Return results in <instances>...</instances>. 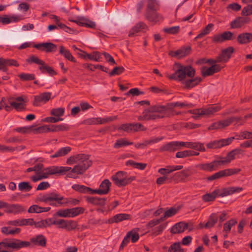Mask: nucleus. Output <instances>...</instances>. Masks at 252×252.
I'll use <instances>...</instances> for the list:
<instances>
[{
    "label": "nucleus",
    "mask_w": 252,
    "mask_h": 252,
    "mask_svg": "<svg viewBox=\"0 0 252 252\" xmlns=\"http://www.w3.org/2000/svg\"><path fill=\"white\" fill-rule=\"evenodd\" d=\"M192 106L191 103L180 102L169 103L166 105H155L145 109L141 115L137 117V119L138 121H149L170 117L174 115V107H191Z\"/></svg>",
    "instance_id": "obj_1"
},
{
    "label": "nucleus",
    "mask_w": 252,
    "mask_h": 252,
    "mask_svg": "<svg viewBox=\"0 0 252 252\" xmlns=\"http://www.w3.org/2000/svg\"><path fill=\"white\" fill-rule=\"evenodd\" d=\"M90 156L85 154H79L70 156L66 159V164H76L73 168L68 166H59V174L65 173L69 171L76 175L83 174L92 165L90 159Z\"/></svg>",
    "instance_id": "obj_2"
},
{
    "label": "nucleus",
    "mask_w": 252,
    "mask_h": 252,
    "mask_svg": "<svg viewBox=\"0 0 252 252\" xmlns=\"http://www.w3.org/2000/svg\"><path fill=\"white\" fill-rule=\"evenodd\" d=\"M39 200L46 203H49L54 207H61L70 204L72 205H76L79 204L80 200L70 198L65 199L63 196L56 192H50L44 194L39 198Z\"/></svg>",
    "instance_id": "obj_3"
},
{
    "label": "nucleus",
    "mask_w": 252,
    "mask_h": 252,
    "mask_svg": "<svg viewBox=\"0 0 252 252\" xmlns=\"http://www.w3.org/2000/svg\"><path fill=\"white\" fill-rule=\"evenodd\" d=\"M177 67L178 68L174 73L168 76L169 79L181 81L186 76L192 77L194 76L195 70L191 66H183L179 64Z\"/></svg>",
    "instance_id": "obj_4"
},
{
    "label": "nucleus",
    "mask_w": 252,
    "mask_h": 252,
    "mask_svg": "<svg viewBox=\"0 0 252 252\" xmlns=\"http://www.w3.org/2000/svg\"><path fill=\"white\" fill-rule=\"evenodd\" d=\"M26 62L30 64L34 63L39 65L38 68L42 73H47L50 76L57 74L56 71H55L52 67L48 65L43 61L40 60L34 55L30 56L26 59Z\"/></svg>",
    "instance_id": "obj_5"
},
{
    "label": "nucleus",
    "mask_w": 252,
    "mask_h": 252,
    "mask_svg": "<svg viewBox=\"0 0 252 252\" xmlns=\"http://www.w3.org/2000/svg\"><path fill=\"white\" fill-rule=\"evenodd\" d=\"M111 179L117 186L122 187L130 184L135 177L128 176L126 172L119 171L111 177Z\"/></svg>",
    "instance_id": "obj_6"
},
{
    "label": "nucleus",
    "mask_w": 252,
    "mask_h": 252,
    "mask_svg": "<svg viewBox=\"0 0 252 252\" xmlns=\"http://www.w3.org/2000/svg\"><path fill=\"white\" fill-rule=\"evenodd\" d=\"M220 109L221 108L219 106L212 105L207 108L189 110L188 112L193 114L194 115L193 118L197 119L203 116H210L212 115L215 113L220 111Z\"/></svg>",
    "instance_id": "obj_7"
},
{
    "label": "nucleus",
    "mask_w": 252,
    "mask_h": 252,
    "mask_svg": "<svg viewBox=\"0 0 252 252\" xmlns=\"http://www.w3.org/2000/svg\"><path fill=\"white\" fill-rule=\"evenodd\" d=\"M235 36L230 31H225L219 34H216L212 37V41L215 43H220L226 40H232Z\"/></svg>",
    "instance_id": "obj_8"
},
{
    "label": "nucleus",
    "mask_w": 252,
    "mask_h": 252,
    "mask_svg": "<svg viewBox=\"0 0 252 252\" xmlns=\"http://www.w3.org/2000/svg\"><path fill=\"white\" fill-rule=\"evenodd\" d=\"M33 47L46 53L55 52L57 49V46L51 42L40 43L34 44Z\"/></svg>",
    "instance_id": "obj_9"
},
{
    "label": "nucleus",
    "mask_w": 252,
    "mask_h": 252,
    "mask_svg": "<svg viewBox=\"0 0 252 252\" xmlns=\"http://www.w3.org/2000/svg\"><path fill=\"white\" fill-rule=\"evenodd\" d=\"M68 20L76 23L78 25L85 27L89 28H94L95 24L94 22L90 21V20L84 18L83 17H78L76 19H73L72 17L70 18Z\"/></svg>",
    "instance_id": "obj_10"
},
{
    "label": "nucleus",
    "mask_w": 252,
    "mask_h": 252,
    "mask_svg": "<svg viewBox=\"0 0 252 252\" xmlns=\"http://www.w3.org/2000/svg\"><path fill=\"white\" fill-rule=\"evenodd\" d=\"M234 49L232 47H229L221 50V53L218 56V61L220 63L227 62L234 52Z\"/></svg>",
    "instance_id": "obj_11"
},
{
    "label": "nucleus",
    "mask_w": 252,
    "mask_h": 252,
    "mask_svg": "<svg viewBox=\"0 0 252 252\" xmlns=\"http://www.w3.org/2000/svg\"><path fill=\"white\" fill-rule=\"evenodd\" d=\"M243 190V188L240 187H230L224 188L222 189H219V196L224 197L234 193H239Z\"/></svg>",
    "instance_id": "obj_12"
},
{
    "label": "nucleus",
    "mask_w": 252,
    "mask_h": 252,
    "mask_svg": "<svg viewBox=\"0 0 252 252\" xmlns=\"http://www.w3.org/2000/svg\"><path fill=\"white\" fill-rule=\"evenodd\" d=\"M111 182L108 179L104 180L100 184L99 189H94V192L99 195H105L107 194L110 190Z\"/></svg>",
    "instance_id": "obj_13"
},
{
    "label": "nucleus",
    "mask_w": 252,
    "mask_h": 252,
    "mask_svg": "<svg viewBox=\"0 0 252 252\" xmlns=\"http://www.w3.org/2000/svg\"><path fill=\"white\" fill-rule=\"evenodd\" d=\"M230 140L229 139H221L218 140H214L208 143L206 146L208 149L220 148L229 145Z\"/></svg>",
    "instance_id": "obj_14"
},
{
    "label": "nucleus",
    "mask_w": 252,
    "mask_h": 252,
    "mask_svg": "<svg viewBox=\"0 0 252 252\" xmlns=\"http://www.w3.org/2000/svg\"><path fill=\"white\" fill-rule=\"evenodd\" d=\"M51 93L45 92L34 96L33 105L38 106L40 103H46L51 98Z\"/></svg>",
    "instance_id": "obj_15"
},
{
    "label": "nucleus",
    "mask_w": 252,
    "mask_h": 252,
    "mask_svg": "<svg viewBox=\"0 0 252 252\" xmlns=\"http://www.w3.org/2000/svg\"><path fill=\"white\" fill-rule=\"evenodd\" d=\"M250 19L249 17H237L230 23L231 29H238L249 23Z\"/></svg>",
    "instance_id": "obj_16"
},
{
    "label": "nucleus",
    "mask_w": 252,
    "mask_h": 252,
    "mask_svg": "<svg viewBox=\"0 0 252 252\" xmlns=\"http://www.w3.org/2000/svg\"><path fill=\"white\" fill-rule=\"evenodd\" d=\"M221 68L220 64H214L209 67H203L201 69V74L204 77L210 76L220 71Z\"/></svg>",
    "instance_id": "obj_17"
},
{
    "label": "nucleus",
    "mask_w": 252,
    "mask_h": 252,
    "mask_svg": "<svg viewBox=\"0 0 252 252\" xmlns=\"http://www.w3.org/2000/svg\"><path fill=\"white\" fill-rule=\"evenodd\" d=\"M159 5L157 0H147V6L146 12L147 14H154L158 10Z\"/></svg>",
    "instance_id": "obj_18"
},
{
    "label": "nucleus",
    "mask_w": 252,
    "mask_h": 252,
    "mask_svg": "<svg viewBox=\"0 0 252 252\" xmlns=\"http://www.w3.org/2000/svg\"><path fill=\"white\" fill-rule=\"evenodd\" d=\"M5 211L7 213H12L18 214L25 211L24 207L19 204H9L6 203V205L4 206Z\"/></svg>",
    "instance_id": "obj_19"
},
{
    "label": "nucleus",
    "mask_w": 252,
    "mask_h": 252,
    "mask_svg": "<svg viewBox=\"0 0 252 252\" xmlns=\"http://www.w3.org/2000/svg\"><path fill=\"white\" fill-rule=\"evenodd\" d=\"M183 168V166L182 165H168L164 168L159 169L158 172L162 175L168 176L172 172L182 169Z\"/></svg>",
    "instance_id": "obj_20"
},
{
    "label": "nucleus",
    "mask_w": 252,
    "mask_h": 252,
    "mask_svg": "<svg viewBox=\"0 0 252 252\" xmlns=\"http://www.w3.org/2000/svg\"><path fill=\"white\" fill-rule=\"evenodd\" d=\"M1 232L5 235H15L21 232V229L17 227H12L10 225L2 227Z\"/></svg>",
    "instance_id": "obj_21"
},
{
    "label": "nucleus",
    "mask_w": 252,
    "mask_h": 252,
    "mask_svg": "<svg viewBox=\"0 0 252 252\" xmlns=\"http://www.w3.org/2000/svg\"><path fill=\"white\" fill-rule=\"evenodd\" d=\"M30 241L34 245L40 247H45L47 242L46 238L42 234H39L32 237Z\"/></svg>",
    "instance_id": "obj_22"
},
{
    "label": "nucleus",
    "mask_w": 252,
    "mask_h": 252,
    "mask_svg": "<svg viewBox=\"0 0 252 252\" xmlns=\"http://www.w3.org/2000/svg\"><path fill=\"white\" fill-rule=\"evenodd\" d=\"M188 227V224L184 222L176 223L171 228L170 232L172 234H177L183 232Z\"/></svg>",
    "instance_id": "obj_23"
},
{
    "label": "nucleus",
    "mask_w": 252,
    "mask_h": 252,
    "mask_svg": "<svg viewBox=\"0 0 252 252\" xmlns=\"http://www.w3.org/2000/svg\"><path fill=\"white\" fill-rule=\"evenodd\" d=\"M71 151L70 147L66 146L58 149L53 154L50 156L51 158H58L65 156Z\"/></svg>",
    "instance_id": "obj_24"
},
{
    "label": "nucleus",
    "mask_w": 252,
    "mask_h": 252,
    "mask_svg": "<svg viewBox=\"0 0 252 252\" xmlns=\"http://www.w3.org/2000/svg\"><path fill=\"white\" fill-rule=\"evenodd\" d=\"M191 50L189 46L182 47L181 49L170 53L172 57H176L178 58H182L189 54Z\"/></svg>",
    "instance_id": "obj_25"
},
{
    "label": "nucleus",
    "mask_w": 252,
    "mask_h": 252,
    "mask_svg": "<svg viewBox=\"0 0 252 252\" xmlns=\"http://www.w3.org/2000/svg\"><path fill=\"white\" fill-rule=\"evenodd\" d=\"M237 40L240 44H246L252 40V33L244 32L238 35Z\"/></svg>",
    "instance_id": "obj_26"
},
{
    "label": "nucleus",
    "mask_w": 252,
    "mask_h": 252,
    "mask_svg": "<svg viewBox=\"0 0 252 252\" xmlns=\"http://www.w3.org/2000/svg\"><path fill=\"white\" fill-rule=\"evenodd\" d=\"M189 176L188 170H183L175 173L173 176V180L176 183L183 181Z\"/></svg>",
    "instance_id": "obj_27"
},
{
    "label": "nucleus",
    "mask_w": 252,
    "mask_h": 252,
    "mask_svg": "<svg viewBox=\"0 0 252 252\" xmlns=\"http://www.w3.org/2000/svg\"><path fill=\"white\" fill-rule=\"evenodd\" d=\"M130 216L127 214H119L115 215L108 220L109 223H118L124 220H127L130 219Z\"/></svg>",
    "instance_id": "obj_28"
},
{
    "label": "nucleus",
    "mask_w": 252,
    "mask_h": 252,
    "mask_svg": "<svg viewBox=\"0 0 252 252\" xmlns=\"http://www.w3.org/2000/svg\"><path fill=\"white\" fill-rule=\"evenodd\" d=\"M241 169L239 168H228L219 171L220 178L230 176L238 174Z\"/></svg>",
    "instance_id": "obj_29"
},
{
    "label": "nucleus",
    "mask_w": 252,
    "mask_h": 252,
    "mask_svg": "<svg viewBox=\"0 0 252 252\" xmlns=\"http://www.w3.org/2000/svg\"><path fill=\"white\" fill-rule=\"evenodd\" d=\"M72 188L75 191H77L82 193L94 194V189L89 187H87L84 185L78 184H74L72 186Z\"/></svg>",
    "instance_id": "obj_30"
},
{
    "label": "nucleus",
    "mask_w": 252,
    "mask_h": 252,
    "mask_svg": "<svg viewBox=\"0 0 252 252\" xmlns=\"http://www.w3.org/2000/svg\"><path fill=\"white\" fill-rule=\"evenodd\" d=\"M176 141L169 142L166 144L163 145L159 149V152H163L165 151L174 152L178 150Z\"/></svg>",
    "instance_id": "obj_31"
},
{
    "label": "nucleus",
    "mask_w": 252,
    "mask_h": 252,
    "mask_svg": "<svg viewBox=\"0 0 252 252\" xmlns=\"http://www.w3.org/2000/svg\"><path fill=\"white\" fill-rule=\"evenodd\" d=\"M196 167L200 170L208 172H211L216 170L214 161L210 163L198 164L196 165Z\"/></svg>",
    "instance_id": "obj_32"
},
{
    "label": "nucleus",
    "mask_w": 252,
    "mask_h": 252,
    "mask_svg": "<svg viewBox=\"0 0 252 252\" xmlns=\"http://www.w3.org/2000/svg\"><path fill=\"white\" fill-rule=\"evenodd\" d=\"M147 28L146 25L143 22H139L135 25L130 30L128 34V36L132 37L136 33L138 32L141 30L145 29Z\"/></svg>",
    "instance_id": "obj_33"
},
{
    "label": "nucleus",
    "mask_w": 252,
    "mask_h": 252,
    "mask_svg": "<svg viewBox=\"0 0 252 252\" xmlns=\"http://www.w3.org/2000/svg\"><path fill=\"white\" fill-rule=\"evenodd\" d=\"M51 208L41 207L37 205H32L28 209V212L30 213H40L42 212H47L50 210Z\"/></svg>",
    "instance_id": "obj_34"
},
{
    "label": "nucleus",
    "mask_w": 252,
    "mask_h": 252,
    "mask_svg": "<svg viewBox=\"0 0 252 252\" xmlns=\"http://www.w3.org/2000/svg\"><path fill=\"white\" fill-rule=\"evenodd\" d=\"M59 53L68 61L73 63L76 62L74 58L72 56L70 51L65 49L63 46H60L59 47Z\"/></svg>",
    "instance_id": "obj_35"
},
{
    "label": "nucleus",
    "mask_w": 252,
    "mask_h": 252,
    "mask_svg": "<svg viewBox=\"0 0 252 252\" xmlns=\"http://www.w3.org/2000/svg\"><path fill=\"white\" fill-rule=\"evenodd\" d=\"M219 189H215L210 193H206L202 196V199L204 202L214 201L217 196H219Z\"/></svg>",
    "instance_id": "obj_36"
},
{
    "label": "nucleus",
    "mask_w": 252,
    "mask_h": 252,
    "mask_svg": "<svg viewBox=\"0 0 252 252\" xmlns=\"http://www.w3.org/2000/svg\"><path fill=\"white\" fill-rule=\"evenodd\" d=\"M201 80L202 79L200 77H195L186 80L183 83L186 88L190 89L198 84Z\"/></svg>",
    "instance_id": "obj_37"
},
{
    "label": "nucleus",
    "mask_w": 252,
    "mask_h": 252,
    "mask_svg": "<svg viewBox=\"0 0 252 252\" xmlns=\"http://www.w3.org/2000/svg\"><path fill=\"white\" fill-rule=\"evenodd\" d=\"M218 217L215 213L212 214L209 217L207 222L204 225L205 228H210L213 227L217 223Z\"/></svg>",
    "instance_id": "obj_38"
},
{
    "label": "nucleus",
    "mask_w": 252,
    "mask_h": 252,
    "mask_svg": "<svg viewBox=\"0 0 252 252\" xmlns=\"http://www.w3.org/2000/svg\"><path fill=\"white\" fill-rule=\"evenodd\" d=\"M59 18L60 17H53V22H55L58 25L59 28L68 33H71V32H73V30L72 29L67 27L64 24L61 23L60 21V19Z\"/></svg>",
    "instance_id": "obj_39"
},
{
    "label": "nucleus",
    "mask_w": 252,
    "mask_h": 252,
    "mask_svg": "<svg viewBox=\"0 0 252 252\" xmlns=\"http://www.w3.org/2000/svg\"><path fill=\"white\" fill-rule=\"evenodd\" d=\"M43 172L44 175L48 178L49 175L59 174V166H52L46 168H43Z\"/></svg>",
    "instance_id": "obj_40"
},
{
    "label": "nucleus",
    "mask_w": 252,
    "mask_h": 252,
    "mask_svg": "<svg viewBox=\"0 0 252 252\" xmlns=\"http://www.w3.org/2000/svg\"><path fill=\"white\" fill-rule=\"evenodd\" d=\"M133 144V142L128 141L126 138H120L117 140L114 144V148L119 149Z\"/></svg>",
    "instance_id": "obj_41"
},
{
    "label": "nucleus",
    "mask_w": 252,
    "mask_h": 252,
    "mask_svg": "<svg viewBox=\"0 0 252 252\" xmlns=\"http://www.w3.org/2000/svg\"><path fill=\"white\" fill-rule=\"evenodd\" d=\"M126 165L127 166H131L140 170H144L147 166L146 163L136 162L132 160H129L126 161Z\"/></svg>",
    "instance_id": "obj_42"
},
{
    "label": "nucleus",
    "mask_w": 252,
    "mask_h": 252,
    "mask_svg": "<svg viewBox=\"0 0 252 252\" xmlns=\"http://www.w3.org/2000/svg\"><path fill=\"white\" fill-rule=\"evenodd\" d=\"M167 226V223H163L159 225L158 226L153 228L151 229L150 232L152 233V235L156 236L160 234L165 229Z\"/></svg>",
    "instance_id": "obj_43"
},
{
    "label": "nucleus",
    "mask_w": 252,
    "mask_h": 252,
    "mask_svg": "<svg viewBox=\"0 0 252 252\" xmlns=\"http://www.w3.org/2000/svg\"><path fill=\"white\" fill-rule=\"evenodd\" d=\"M50 132H58L60 131H65L68 129V126L65 124L53 125L49 126Z\"/></svg>",
    "instance_id": "obj_44"
},
{
    "label": "nucleus",
    "mask_w": 252,
    "mask_h": 252,
    "mask_svg": "<svg viewBox=\"0 0 252 252\" xmlns=\"http://www.w3.org/2000/svg\"><path fill=\"white\" fill-rule=\"evenodd\" d=\"M237 221L235 219H231L226 221L223 227V232L225 233H228L231 229V227L237 223Z\"/></svg>",
    "instance_id": "obj_45"
},
{
    "label": "nucleus",
    "mask_w": 252,
    "mask_h": 252,
    "mask_svg": "<svg viewBox=\"0 0 252 252\" xmlns=\"http://www.w3.org/2000/svg\"><path fill=\"white\" fill-rule=\"evenodd\" d=\"M101 53L97 51L93 52L90 54L85 53L84 58H88L90 60L94 61L95 62H99Z\"/></svg>",
    "instance_id": "obj_46"
},
{
    "label": "nucleus",
    "mask_w": 252,
    "mask_h": 252,
    "mask_svg": "<svg viewBox=\"0 0 252 252\" xmlns=\"http://www.w3.org/2000/svg\"><path fill=\"white\" fill-rule=\"evenodd\" d=\"M21 19L20 17H0V23L5 25L11 22H16Z\"/></svg>",
    "instance_id": "obj_47"
},
{
    "label": "nucleus",
    "mask_w": 252,
    "mask_h": 252,
    "mask_svg": "<svg viewBox=\"0 0 252 252\" xmlns=\"http://www.w3.org/2000/svg\"><path fill=\"white\" fill-rule=\"evenodd\" d=\"M18 189L21 191L29 192L32 189V186L29 182H22L18 184Z\"/></svg>",
    "instance_id": "obj_48"
},
{
    "label": "nucleus",
    "mask_w": 252,
    "mask_h": 252,
    "mask_svg": "<svg viewBox=\"0 0 252 252\" xmlns=\"http://www.w3.org/2000/svg\"><path fill=\"white\" fill-rule=\"evenodd\" d=\"M84 211L85 209L80 207L70 208V218H74L80 214H83Z\"/></svg>",
    "instance_id": "obj_49"
},
{
    "label": "nucleus",
    "mask_w": 252,
    "mask_h": 252,
    "mask_svg": "<svg viewBox=\"0 0 252 252\" xmlns=\"http://www.w3.org/2000/svg\"><path fill=\"white\" fill-rule=\"evenodd\" d=\"M213 24H209L206 27L202 30L201 32L198 34L194 39L196 40L197 39L201 38L204 35L208 34L211 31L213 27Z\"/></svg>",
    "instance_id": "obj_50"
},
{
    "label": "nucleus",
    "mask_w": 252,
    "mask_h": 252,
    "mask_svg": "<svg viewBox=\"0 0 252 252\" xmlns=\"http://www.w3.org/2000/svg\"><path fill=\"white\" fill-rule=\"evenodd\" d=\"M173 180L172 176H164L158 178L157 179V184L158 185H162L166 183H170Z\"/></svg>",
    "instance_id": "obj_51"
},
{
    "label": "nucleus",
    "mask_w": 252,
    "mask_h": 252,
    "mask_svg": "<svg viewBox=\"0 0 252 252\" xmlns=\"http://www.w3.org/2000/svg\"><path fill=\"white\" fill-rule=\"evenodd\" d=\"M214 163L215 164V167L216 169L218 168V167L227 164L229 163V160H228L226 157H220L217 160H214Z\"/></svg>",
    "instance_id": "obj_52"
},
{
    "label": "nucleus",
    "mask_w": 252,
    "mask_h": 252,
    "mask_svg": "<svg viewBox=\"0 0 252 252\" xmlns=\"http://www.w3.org/2000/svg\"><path fill=\"white\" fill-rule=\"evenodd\" d=\"M43 164L42 163H38L32 167H29L27 169V172H30L32 171H34L36 174H38L41 172H42L43 168Z\"/></svg>",
    "instance_id": "obj_53"
},
{
    "label": "nucleus",
    "mask_w": 252,
    "mask_h": 252,
    "mask_svg": "<svg viewBox=\"0 0 252 252\" xmlns=\"http://www.w3.org/2000/svg\"><path fill=\"white\" fill-rule=\"evenodd\" d=\"M241 153V150L240 149H235L229 152L226 157L228 160H229V162H230L235 158L236 155L240 154Z\"/></svg>",
    "instance_id": "obj_54"
},
{
    "label": "nucleus",
    "mask_w": 252,
    "mask_h": 252,
    "mask_svg": "<svg viewBox=\"0 0 252 252\" xmlns=\"http://www.w3.org/2000/svg\"><path fill=\"white\" fill-rule=\"evenodd\" d=\"M163 31L168 34H176L179 32L180 27L177 26L170 28H165L163 29Z\"/></svg>",
    "instance_id": "obj_55"
},
{
    "label": "nucleus",
    "mask_w": 252,
    "mask_h": 252,
    "mask_svg": "<svg viewBox=\"0 0 252 252\" xmlns=\"http://www.w3.org/2000/svg\"><path fill=\"white\" fill-rule=\"evenodd\" d=\"M20 79L22 81H31L35 79V75L32 73H21L18 75Z\"/></svg>",
    "instance_id": "obj_56"
},
{
    "label": "nucleus",
    "mask_w": 252,
    "mask_h": 252,
    "mask_svg": "<svg viewBox=\"0 0 252 252\" xmlns=\"http://www.w3.org/2000/svg\"><path fill=\"white\" fill-rule=\"evenodd\" d=\"M12 99L13 98H11L8 99L9 103L11 106L13 107L17 111L22 110L24 108L25 105L23 102H11L10 101V99Z\"/></svg>",
    "instance_id": "obj_57"
},
{
    "label": "nucleus",
    "mask_w": 252,
    "mask_h": 252,
    "mask_svg": "<svg viewBox=\"0 0 252 252\" xmlns=\"http://www.w3.org/2000/svg\"><path fill=\"white\" fill-rule=\"evenodd\" d=\"M50 113L52 115L58 117L63 116L64 113V108L60 107L52 109Z\"/></svg>",
    "instance_id": "obj_58"
},
{
    "label": "nucleus",
    "mask_w": 252,
    "mask_h": 252,
    "mask_svg": "<svg viewBox=\"0 0 252 252\" xmlns=\"http://www.w3.org/2000/svg\"><path fill=\"white\" fill-rule=\"evenodd\" d=\"M56 216L63 218H70L69 209H60L56 213Z\"/></svg>",
    "instance_id": "obj_59"
},
{
    "label": "nucleus",
    "mask_w": 252,
    "mask_h": 252,
    "mask_svg": "<svg viewBox=\"0 0 252 252\" xmlns=\"http://www.w3.org/2000/svg\"><path fill=\"white\" fill-rule=\"evenodd\" d=\"M100 118H91L87 119L83 121L85 125H97L100 124Z\"/></svg>",
    "instance_id": "obj_60"
},
{
    "label": "nucleus",
    "mask_w": 252,
    "mask_h": 252,
    "mask_svg": "<svg viewBox=\"0 0 252 252\" xmlns=\"http://www.w3.org/2000/svg\"><path fill=\"white\" fill-rule=\"evenodd\" d=\"M50 132L49 126L45 125L38 127L33 130L35 134L43 133Z\"/></svg>",
    "instance_id": "obj_61"
},
{
    "label": "nucleus",
    "mask_w": 252,
    "mask_h": 252,
    "mask_svg": "<svg viewBox=\"0 0 252 252\" xmlns=\"http://www.w3.org/2000/svg\"><path fill=\"white\" fill-rule=\"evenodd\" d=\"M77 227V223L75 221L72 220H66L65 228L68 231H71L75 229Z\"/></svg>",
    "instance_id": "obj_62"
},
{
    "label": "nucleus",
    "mask_w": 252,
    "mask_h": 252,
    "mask_svg": "<svg viewBox=\"0 0 252 252\" xmlns=\"http://www.w3.org/2000/svg\"><path fill=\"white\" fill-rule=\"evenodd\" d=\"M192 149L200 152L206 151L204 144L199 142H192Z\"/></svg>",
    "instance_id": "obj_63"
},
{
    "label": "nucleus",
    "mask_w": 252,
    "mask_h": 252,
    "mask_svg": "<svg viewBox=\"0 0 252 252\" xmlns=\"http://www.w3.org/2000/svg\"><path fill=\"white\" fill-rule=\"evenodd\" d=\"M125 68L123 66H117L114 67L113 70L109 73V74L111 76L119 75L122 74Z\"/></svg>",
    "instance_id": "obj_64"
}]
</instances>
